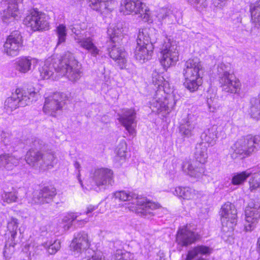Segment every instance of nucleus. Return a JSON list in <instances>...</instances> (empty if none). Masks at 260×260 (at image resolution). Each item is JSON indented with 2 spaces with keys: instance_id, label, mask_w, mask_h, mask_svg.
Returning a JSON list of instances; mask_svg holds the SVG:
<instances>
[{
  "instance_id": "nucleus-50",
  "label": "nucleus",
  "mask_w": 260,
  "mask_h": 260,
  "mask_svg": "<svg viewBox=\"0 0 260 260\" xmlns=\"http://www.w3.org/2000/svg\"><path fill=\"white\" fill-rule=\"evenodd\" d=\"M9 7H11L12 11H10L11 17L14 19L17 16L18 8L16 5L14 4Z\"/></svg>"
},
{
  "instance_id": "nucleus-10",
  "label": "nucleus",
  "mask_w": 260,
  "mask_h": 260,
  "mask_svg": "<svg viewBox=\"0 0 260 260\" xmlns=\"http://www.w3.org/2000/svg\"><path fill=\"white\" fill-rule=\"evenodd\" d=\"M222 224V231L230 236L237 223V210L235 206L230 202L225 203L220 211Z\"/></svg>"
},
{
  "instance_id": "nucleus-41",
  "label": "nucleus",
  "mask_w": 260,
  "mask_h": 260,
  "mask_svg": "<svg viewBox=\"0 0 260 260\" xmlns=\"http://www.w3.org/2000/svg\"><path fill=\"white\" fill-rule=\"evenodd\" d=\"M249 189L251 191L255 190L260 187V170L255 174V176L251 177L249 181Z\"/></svg>"
},
{
  "instance_id": "nucleus-38",
  "label": "nucleus",
  "mask_w": 260,
  "mask_h": 260,
  "mask_svg": "<svg viewBox=\"0 0 260 260\" xmlns=\"http://www.w3.org/2000/svg\"><path fill=\"white\" fill-rule=\"evenodd\" d=\"M67 30L66 26L62 24H59L56 27L55 31L58 38L57 45L66 42L67 35Z\"/></svg>"
},
{
  "instance_id": "nucleus-55",
  "label": "nucleus",
  "mask_w": 260,
  "mask_h": 260,
  "mask_svg": "<svg viewBox=\"0 0 260 260\" xmlns=\"http://www.w3.org/2000/svg\"><path fill=\"white\" fill-rule=\"evenodd\" d=\"M114 31V34L112 35V36H111V39L113 42L116 41V37L118 36V32H116L115 30Z\"/></svg>"
},
{
  "instance_id": "nucleus-49",
  "label": "nucleus",
  "mask_w": 260,
  "mask_h": 260,
  "mask_svg": "<svg viewBox=\"0 0 260 260\" xmlns=\"http://www.w3.org/2000/svg\"><path fill=\"white\" fill-rule=\"evenodd\" d=\"M228 0H213V4L215 7L222 8L225 6Z\"/></svg>"
},
{
  "instance_id": "nucleus-35",
  "label": "nucleus",
  "mask_w": 260,
  "mask_h": 260,
  "mask_svg": "<svg viewBox=\"0 0 260 260\" xmlns=\"http://www.w3.org/2000/svg\"><path fill=\"white\" fill-rule=\"evenodd\" d=\"M251 22L255 25H260V1L250 5Z\"/></svg>"
},
{
  "instance_id": "nucleus-15",
  "label": "nucleus",
  "mask_w": 260,
  "mask_h": 260,
  "mask_svg": "<svg viewBox=\"0 0 260 260\" xmlns=\"http://www.w3.org/2000/svg\"><path fill=\"white\" fill-rule=\"evenodd\" d=\"M245 220L247 224L245 225L246 231H251L260 218V201L249 205L245 211Z\"/></svg>"
},
{
  "instance_id": "nucleus-40",
  "label": "nucleus",
  "mask_w": 260,
  "mask_h": 260,
  "mask_svg": "<svg viewBox=\"0 0 260 260\" xmlns=\"http://www.w3.org/2000/svg\"><path fill=\"white\" fill-rule=\"evenodd\" d=\"M44 247L47 250L50 254H54L60 248V242L56 240L53 243L46 242L43 244Z\"/></svg>"
},
{
  "instance_id": "nucleus-48",
  "label": "nucleus",
  "mask_w": 260,
  "mask_h": 260,
  "mask_svg": "<svg viewBox=\"0 0 260 260\" xmlns=\"http://www.w3.org/2000/svg\"><path fill=\"white\" fill-rule=\"evenodd\" d=\"M112 260H125L122 251L121 250H116L113 256Z\"/></svg>"
},
{
  "instance_id": "nucleus-22",
  "label": "nucleus",
  "mask_w": 260,
  "mask_h": 260,
  "mask_svg": "<svg viewBox=\"0 0 260 260\" xmlns=\"http://www.w3.org/2000/svg\"><path fill=\"white\" fill-rule=\"evenodd\" d=\"M56 194V189L53 187L46 186L41 189L39 193L34 194L31 204L49 203Z\"/></svg>"
},
{
  "instance_id": "nucleus-8",
  "label": "nucleus",
  "mask_w": 260,
  "mask_h": 260,
  "mask_svg": "<svg viewBox=\"0 0 260 260\" xmlns=\"http://www.w3.org/2000/svg\"><path fill=\"white\" fill-rule=\"evenodd\" d=\"M25 160L29 166L39 167L44 170L52 169L56 163L55 156L53 153H42L33 149L27 152Z\"/></svg>"
},
{
  "instance_id": "nucleus-29",
  "label": "nucleus",
  "mask_w": 260,
  "mask_h": 260,
  "mask_svg": "<svg viewBox=\"0 0 260 260\" xmlns=\"http://www.w3.org/2000/svg\"><path fill=\"white\" fill-rule=\"evenodd\" d=\"M173 193L178 197H180L185 200H193L198 198L200 196V193L193 188L185 187H177Z\"/></svg>"
},
{
  "instance_id": "nucleus-23",
  "label": "nucleus",
  "mask_w": 260,
  "mask_h": 260,
  "mask_svg": "<svg viewBox=\"0 0 260 260\" xmlns=\"http://www.w3.org/2000/svg\"><path fill=\"white\" fill-rule=\"evenodd\" d=\"M37 63V60L30 56H21L17 58L14 62V68L16 71L26 74L31 70V66Z\"/></svg>"
},
{
  "instance_id": "nucleus-1",
  "label": "nucleus",
  "mask_w": 260,
  "mask_h": 260,
  "mask_svg": "<svg viewBox=\"0 0 260 260\" xmlns=\"http://www.w3.org/2000/svg\"><path fill=\"white\" fill-rule=\"evenodd\" d=\"M40 77L42 79L56 80L66 76L71 81H76L81 76L80 65L70 52L66 53L60 58L46 61L39 68Z\"/></svg>"
},
{
  "instance_id": "nucleus-18",
  "label": "nucleus",
  "mask_w": 260,
  "mask_h": 260,
  "mask_svg": "<svg viewBox=\"0 0 260 260\" xmlns=\"http://www.w3.org/2000/svg\"><path fill=\"white\" fill-rule=\"evenodd\" d=\"M225 137L224 128L222 125H213L204 131L201 135V138L211 146L216 143L217 140Z\"/></svg>"
},
{
  "instance_id": "nucleus-57",
  "label": "nucleus",
  "mask_w": 260,
  "mask_h": 260,
  "mask_svg": "<svg viewBox=\"0 0 260 260\" xmlns=\"http://www.w3.org/2000/svg\"><path fill=\"white\" fill-rule=\"evenodd\" d=\"M74 167L77 169H79L80 168V165L79 162L75 161L74 164Z\"/></svg>"
},
{
  "instance_id": "nucleus-39",
  "label": "nucleus",
  "mask_w": 260,
  "mask_h": 260,
  "mask_svg": "<svg viewBox=\"0 0 260 260\" xmlns=\"http://www.w3.org/2000/svg\"><path fill=\"white\" fill-rule=\"evenodd\" d=\"M152 81L153 84L159 88L158 90H162L161 87L163 88L168 84V82L165 80L164 77L156 71L152 74Z\"/></svg>"
},
{
  "instance_id": "nucleus-20",
  "label": "nucleus",
  "mask_w": 260,
  "mask_h": 260,
  "mask_svg": "<svg viewBox=\"0 0 260 260\" xmlns=\"http://www.w3.org/2000/svg\"><path fill=\"white\" fill-rule=\"evenodd\" d=\"M70 246L74 252L81 253L90 246L88 235L85 232L77 233L75 235Z\"/></svg>"
},
{
  "instance_id": "nucleus-9",
  "label": "nucleus",
  "mask_w": 260,
  "mask_h": 260,
  "mask_svg": "<svg viewBox=\"0 0 260 260\" xmlns=\"http://www.w3.org/2000/svg\"><path fill=\"white\" fill-rule=\"evenodd\" d=\"M119 11L124 15H138L145 22L150 20L149 8L140 0H123L121 3Z\"/></svg>"
},
{
  "instance_id": "nucleus-28",
  "label": "nucleus",
  "mask_w": 260,
  "mask_h": 260,
  "mask_svg": "<svg viewBox=\"0 0 260 260\" xmlns=\"http://www.w3.org/2000/svg\"><path fill=\"white\" fill-rule=\"evenodd\" d=\"M20 158L14 155L5 153L0 155V167L4 168L7 170H12L18 165Z\"/></svg>"
},
{
  "instance_id": "nucleus-7",
  "label": "nucleus",
  "mask_w": 260,
  "mask_h": 260,
  "mask_svg": "<svg viewBox=\"0 0 260 260\" xmlns=\"http://www.w3.org/2000/svg\"><path fill=\"white\" fill-rule=\"evenodd\" d=\"M37 95L33 89L17 88L13 96L6 100L5 108L8 111H12L19 107H25L36 100Z\"/></svg>"
},
{
  "instance_id": "nucleus-5",
  "label": "nucleus",
  "mask_w": 260,
  "mask_h": 260,
  "mask_svg": "<svg viewBox=\"0 0 260 260\" xmlns=\"http://www.w3.org/2000/svg\"><path fill=\"white\" fill-rule=\"evenodd\" d=\"M197 160L201 164L198 166L190 160L183 161L182 166L183 171L191 177L199 178L205 173V169L203 164L206 162L208 158L207 148L203 143L197 144L194 152Z\"/></svg>"
},
{
  "instance_id": "nucleus-25",
  "label": "nucleus",
  "mask_w": 260,
  "mask_h": 260,
  "mask_svg": "<svg viewBox=\"0 0 260 260\" xmlns=\"http://www.w3.org/2000/svg\"><path fill=\"white\" fill-rule=\"evenodd\" d=\"M75 39L78 45L87 50L92 56L96 57L99 54L100 50L93 43L92 38H81L77 36Z\"/></svg>"
},
{
  "instance_id": "nucleus-43",
  "label": "nucleus",
  "mask_w": 260,
  "mask_h": 260,
  "mask_svg": "<svg viewBox=\"0 0 260 260\" xmlns=\"http://www.w3.org/2000/svg\"><path fill=\"white\" fill-rule=\"evenodd\" d=\"M171 14L172 11L170 9L168 8H161L158 10L156 17L159 21H162L168 17H169Z\"/></svg>"
},
{
  "instance_id": "nucleus-44",
  "label": "nucleus",
  "mask_w": 260,
  "mask_h": 260,
  "mask_svg": "<svg viewBox=\"0 0 260 260\" xmlns=\"http://www.w3.org/2000/svg\"><path fill=\"white\" fill-rule=\"evenodd\" d=\"M217 102L218 100L215 95L210 98L207 97V104L208 105V110L210 112H214L216 111L218 105Z\"/></svg>"
},
{
  "instance_id": "nucleus-32",
  "label": "nucleus",
  "mask_w": 260,
  "mask_h": 260,
  "mask_svg": "<svg viewBox=\"0 0 260 260\" xmlns=\"http://www.w3.org/2000/svg\"><path fill=\"white\" fill-rule=\"evenodd\" d=\"M149 31L147 28L139 30L137 39V45L149 46L156 42V38L150 37Z\"/></svg>"
},
{
  "instance_id": "nucleus-19",
  "label": "nucleus",
  "mask_w": 260,
  "mask_h": 260,
  "mask_svg": "<svg viewBox=\"0 0 260 260\" xmlns=\"http://www.w3.org/2000/svg\"><path fill=\"white\" fill-rule=\"evenodd\" d=\"M199 239V236L188 229L187 225L179 229L176 235V241L178 245L188 246Z\"/></svg>"
},
{
  "instance_id": "nucleus-14",
  "label": "nucleus",
  "mask_w": 260,
  "mask_h": 260,
  "mask_svg": "<svg viewBox=\"0 0 260 260\" xmlns=\"http://www.w3.org/2000/svg\"><path fill=\"white\" fill-rule=\"evenodd\" d=\"M25 23L34 31L47 29L49 23L44 13L34 10L25 18Z\"/></svg>"
},
{
  "instance_id": "nucleus-54",
  "label": "nucleus",
  "mask_w": 260,
  "mask_h": 260,
  "mask_svg": "<svg viewBox=\"0 0 260 260\" xmlns=\"http://www.w3.org/2000/svg\"><path fill=\"white\" fill-rule=\"evenodd\" d=\"M78 172H79V173L78 174V176H77V177H78V180H79V182L81 185V186L82 187V188H83V189H84L85 188V187H84V185H83V182H82V181L81 180V178H80V176H81V174H80V170H78Z\"/></svg>"
},
{
  "instance_id": "nucleus-6",
  "label": "nucleus",
  "mask_w": 260,
  "mask_h": 260,
  "mask_svg": "<svg viewBox=\"0 0 260 260\" xmlns=\"http://www.w3.org/2000/svg\"><path fill=\"white\" fill-rule=\"evenodd\" d=\"M260 147V136H247L238 139L231 147L230 155L236 159L241 155L248 156Z\"/></svg>"
},
{
  "instance_id": "nucleus-56",
  "label": "nucleus",
  "mask_w": 260,
  "mask_h": 260,
  "mask_svg": "<svg viewBox=\"0 0 260 260\" xmlns=\"http://www.w3.org/2000/svg\"><path fill=\"white\" fill-rule=\"evenodd\" d=\"M257 250L260 253V237L258 238L257 241Z\"/></svg>"
},
{
  "instance_id": "nucleus-31",
  "label": "nucleus",
  "mask_w": 260,
  "mask_h": 260,
  "mask_svg": "<svg viewBox=\"0 0 260 260\" xmlns=\"http://www.w3.org/2000/svg\"><path fill=\"white\" fill-rule=\"evenodd\" d=\"M194 118L193 115L188 114L183 120L180 126V133L182 136L189 137L192 135V132L195 125V123L192 120Z\"/></svg>"
},
{
  "instance_id": "nucleus-16",
  "label": "nucleus",
  "mask_w": 260,
  "mask_h": 260,
  "mask_svg": "<svg viewBox=\"0 0 260 260\" xmlns=\"http://www.w3.org/2000/svg\"><path fill=\"white\" fill-rule=\"evenodd\" d=\"M22 46V37L18 31L12 33L4 45V52L11 56H17Z\"/></svg>"
},
{
  "instance_id": "nucleus-3",
  "label": "nucleus",
  "mask_w": 260,
  "mask_h": 260,
  "mask_svg": "<svg viewBox=\"0 0 260 260\" xmlns=\"http://www.w3.org/2000/svg\"><path fill=\"white\" fill-rule=\"evenodd\" d=\"M204 67L200 59L189 58L184 63L183 75L185 78L184 85L190 92L198 90L202 84Z\"/></svg>"
},
{
  "instance_id": "nucleus-30",
  "label": "nucleus",
  "mask_w": 260,
  "mask_h": 260,
  "mask_svg": "<svg viewBox=\"0 0 260 260\" xmlns=\"http://www.w3.org/2000/svg\"><path fill=\"white\" fill-rule=\"evenodd\" d=\"M90 7L96 11H112L116 3L114 0H90Z\"/></svg>"
},
{
  "instance_id": "nucleus-36",
  "label": "nucleus",
  "mask_w": 260,
  "mask_h": 260,
  "mask_svg": "<svg viewBox=\"0 0 260 260\" xmlns=\"http://www.w3.org/2000/svg\"><path fill=\"white\" fill-rule=\"evenodd\" d=\"M251 174V172L247 171L235 173L232 178V184L234 185L242 184Z\"/></svg>"
},
{
  "instance_id": "nucleus-12",
  "label": "nucleus",
  "mask_w": 260,
  "mask_h": 260,
  "mask_svg": "<svg viewBox=\"0 0 260 260\" xmlns=\"http://www.w3.org/2000/svg\"><path fill=\"white\" fill-rule=\"evenodd\" d=\"M113 171L107 168L95 169L90 173V178L93 185L101 189H106L113 182Z\"/></svg>"
},
{
  "instance_id": "nucleus-42",
  "label": "nucleus",
  "mask_w": 260,
  "mask_h": 260,
  "mask_svg": "<svg viewBox=\"0 0 260 260\" xmlns=\"http://www.w3.org/2000/svg\"><path fill=\"white\" fill-rule=\"evenodd\" d=\"M250 114L252 118L260 120V100L254 101V105L250 108Z\"/></svg>"
},
{
  "instance_id": "nucleus-52",
  "label": "nucleus",
  "mask_w": 260,
  "mask_h": 260,
  "mask_svg": "<svg viewBox=\"0 0 260 260\" xmlns=\"http://www.w3.org/2000/svg\"><path fill=\"white\" fill-rule=\"evenodd\" d=\"M97 208V206L89 205L86 207V210L85 212V214L88 215L89 213H92L93 211L95 210Z\"/></svg>"
},
{
  "instance_id": "nucleus-37",
  "label": "nucleus",
  "mask_w": 260,
  "mask_h": 260,
  "mask_svg": "<svg viewBox=\"0 0 260 260\" xmlns=\"http://www.w3.org/2000/svg\"><path fill=\"white\" fill-rule=\"evenodd\" d=\"M18 191L13 190L12 191H4L2 194V200L7 204H11L18 201Z\"/></svg>"
},
{
  "instance_id": "nucleus-2",
  "label": "nucleus",
  "mask_w": 260,
  "mask_h": 260,
  "mask_svg": "<svg viewBox=\"0 0 260 260\" xmlns=\"http://www.w3.org/2000/svg\"><path fill=\"white\" fill-rule=\"evenodd\" d=\"M113 197L120 201L133 200V204L136 205L132 210L137 214L145 218H149L154 215L153 211L159 209L161 206L158 203L148 201L147 199L138 197L137 195L124 190L116 191Z\"/></svg>"
},
{
  "instance_id": "nucleus-27",
  "label": "nucleus",
  "mask_w": 260,
  "mask_h": 260,
  "mask_svg": "<svg viewBox=\"0 0 260 260\" xmlns=\"http://www.w3.org/2000/svg\"><path fill=\"white\" fill-rule=\"evenodd\" d=\"M109 52L110 57L117 62L120 68L123 69L126 62V53L123 47H117L116 45H114L109 50Z\"/></svg>"
},
{
  "instance_id": "nucleus-26",
  "label": "nucleus",
  "mask_w": 260,
  "mask_h": 260,
  "mask_svg": "<svg viewBox=\"0 0 260 260\" xmlns=\"http://www.w3.org/2000/svg\"><path fill=\"white\" fill-rule=\"evenodd\" d=\"M18 220L13 217H11L7 222L8 231L10 235L8 238L7 243L6 246L9 244V247H14L16 244L15 240L16 236L17 235V229L18 226Z\"/></svg>"
},
{
  "instance_id": "nucleus-24",
  "label": "nucleus",
  "mask_w": 260,
  "mask_h": 260,
  "mask_svg": "<svg viewBox=\"0 0 260 260\" xmlns=\"http://www.w3.org/2000/svg\"><path fill=\"white\" fill-rule=\"evenodd\" d=\"M153 47L137 45L135 51V57L139 62L143 63L151 59Z\"/></svg>"
},
{
  "instance_id": "nucleus-11",
  "label": "nucleus",
  "mask_w": 260,
  "mask_h": 260,
  "mask_svg": "<svg viewBox=\"0 0 260 260\" xmlns=\"http://www.w3.org/2000/svg\"><path fill=\"white\" fill-rule=\"evenodd\" d=\"M179 52L175 43H165L161 49L160 62L165 69L174 66L178 61Z\"/></svg>"
},
{
  "instance_id": "nucleus-47",
  "label": "nucleus",
  "mask_w": 260,
  "mask_h": 260,
  "mask_svg": "<svg viewBox=\"0 0 260 260\" xmlns=\"http://www.w3.org/2000/svg\"><path fill=\"white\" fill-rule=\"evenodd\" d=\"M10 11H12L11 7H8V9L4 11L3 13V20L6 23L14 19L11 17V14H10Z\"/></svg>"
},
{
  "instance_id": "nucleus-4",
  "label": "nucleus",
  "mask_w": 260,
  "mask_h": 260,
  "mask_svg": "<svg viewBox=\"0 0 260 260\" xmlns=\"http://www.w3.org/2000/svg\"><path fill=\"white\" fill-rule=\"evenodd\" d=\"M218 81L222 91L228 93H239L241 90V84L232 73L230 63H221L217 68Z\"/></svg>"
},
{
  "instance_id": "nucleus-21",
  "label": "nucleus",
  "mask_w": 260,
  "mask_h": 260,
  "mask_svg": "<svg viewBox=\"0 0 260 260\" xmlns=\"http://www.w3.org/2000/svg\"><path fill=\"white\" fill-rule=\"evenodd\" d=\"M164 94L165 92L163 90H157L156 91L155 96L150 102V107L152 111L159 113L169 108L167 98Z\"/></svg>"
},
{
  "instance_id": "nucleus-46",
  "label": "nucleus",
  "mask_w": 260,
  "mask_h": 260,
  "mask_svg": "<svg viewBox=\"0 0 260 260\" xmlns=\"http://www.w3.org/2000/svg\"><path fill=\"white\" fill-rule=\"evenodd\" d=\"M191 5L199 10H203L208 6L207 0H187Z\"/></svg>"
},
{
  "instance_id": "nucleus-51",
  "label": "nucleus",
  "mask_w": 260,
  "mask_h": 260,
  "mask_svg": "<svg viewBox=\"0 0 260 260\" xmlns=\"http://www.w3.org/2000/svg\"><path fill=\"white\" fill-rule=\"evenodd\" d=\"M9 7H11L12 11H10L11 17L14 19L17 16L18 8L16 5L14 4Z\"/></svg>"
},
{
  "instance_id": "nucleus-45",
  "label": "nucleus",
  "mask_w": 260,
  "mask_h": 260,
  "mask_svg": "<svg viewBox=\"0 0 260 260\" xmlns=\"http://www.w3.org/2000/svg\"><path fill=\"white\" fill-rule=\"evenodd\" d=\"M127 145L125 141L121 140L116 148L117 154L120 157H124L126 155Z\"/></svg>"
},
{
  "instance_id": "nucleus-53",
  "label": "nucleus",
  "mask_w": 260,
  "mask_h": 260,
  "mask_svg": "<svg viewBox=\"0 0 260 260\" xmlns=\"http://www.w3.org/2000/svg\"><path fill=\"white\" fill-rule=\"evenodd\" d=\"M88 260H105V258L101 255H95L92 256Z\"/></svg>"
},
{
  "instance_id": "nucleus-17",
  "label": "nucleus",
  "mask_w": 260,
  "mask_h": 260,
  "mask_svg": "<svg viewBox=\"0 0 260 260\" xmlns=\"http://www.w3.org/2000/svg\"><path fill=\"white\" fill-rule=\"evenodd\" d=\"M136 112L132 109H126L123 113L118 114L117 119L130 135H134L136 133Z\"/></svg>"
},
{
  "instance_id": "nucleus-13",
  "label": "nucleus",
  "mask_w": 260,
  "mask_h": 260,
  "mask_svg": "<svg viewBox=\"0 0 260 260\" xmlns=\"http://www.w3.org/2000/svg\"><path fill=\"white\" fill-rule=\"evenodd\" d=\"M66 96L63 93H54L45 99L43 112L46 115L55 117L57 112L60 110L65 104Z\"/></svg>"
},
{
  "instance_id": "nucleus-58",
  "label": "nucleus",
  "mask_w": 260,
  "mask_h": 260,
  "mask_svg": "<svg viewBox=\"0 0 260 260\" xmlns=\"http://www.w3.org/2000/svg\"><path fill=\"white\" fill-rule=\"evenodd\" d=\"M201 260H204V259H201Z\"/></svg>"
},
{
  "instance_id": "nucleus-33",
  "label": "nucleus",
  "mask_w": 260,
  "mask_h": 260,
  "mask_svg": "<svg viewBox=\"0 0 260 260\" xmlns=\"http://www.w3.org/2000/svg\"><path fill=\"white\" fill-rule=\"evenodd\" d=\"M82 214L80 212H69L62 219L64 222L69 223L68 229L72 225V223L75 221L79 225H83L88 222V218L80 219L79 216Z\"/></svg>"
},
{
  "instance_id": "nucleus-34",
  "label": "nucleus",
  "mask_w": 260,
  "mask_h": 260,
  "mask_svg": "<svg viewBox=\"0 0 260 260\" xmlns=\"http://www.w3.org/2000/svg\"><path fill=\"white\" fill-rule=\"evenodd\" d=\"M211 252V249L208 246L204 245L197 246L188 251L185 260H191L199 255L210 254Z\"/></svg>"
}]
</instances>
